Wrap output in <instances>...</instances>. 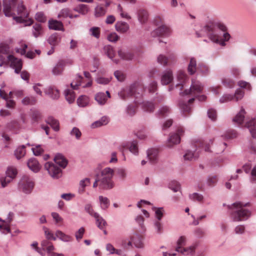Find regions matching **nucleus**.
Listing matches in <instances>:
<instances>
[{
  "label": "nucleus",
  "mask_w": 256,
  "mask_h": 256,
  "mask_svg": "<svg viewBox=\"0 0 256 256\" xmlns=\"http://www.w3.org/2000/svg\"><path fill=\"white\" fill-rule=\"evenodd\" d=\"M18 0H3V12L6 16L12 17L18 22H27L28 25L32 24L33 20L28 18L29 10L22 2L18 4Z\"/></svg>",
  "instance_id": "1"
},
{
  "label": "nucleus",
  "mask_w": 256,
  "mask_h": 256,
  "mask_svg": "<svg viewBox=\"0 0 256 256\" xmlns=\"http://www.w3.org/2000/svg\"><path fill=\"white\" fill-rule=\"evenodd\" d=\"M209 38L213 42L222 46L226 45L225 42L229 40L230 35L226 31V26L222 24L209 22L204 28Z\"/></svg>",
  "instance_id": "2"
},
{
  "label": "nucleus",
  "mask_w": 256,
  "mask_h": 256,
  "mask_svg": "<svg viewBox=\"0 0 256 256\" xmlns=\"http://www.w3.org/2000/svg\"><path fill=\"white\" fill-rule=\"evenodd\" d=\"M10 52V46L8 44H0V66L3 64L10 63V66L15 70V72L18 74L22 68V62L12 54Z\"/></svg>",
  "instance_id": "3"
},
{
  "label": "nucleus",
  "mask_w": 256,
  "mask_h": 256,
  "mask_svg": "<svg viewBox=\"0 0 256 256\" xmlns=\"http://www.w3.org/2000/svg\"><path fill=\"white\" fill-rule=\"evenodd\" d=\"M248 204V203L244 204L240 202H237L232 206H228V208L231 210V217L234 221L246 220L250 216V211L245 208Z\"/></svg>",
  "instance_id": "4"
},
{
  "label": "nucleus",
  "mask_w": 256,
  "mask_h": 256,
  "mask_svg": "<svg viewBox=\"0 0 256 256\" xmlns=\"http://www.w3.org/2000/svg\"><path fill=\"white\" fill-rule=\"evenodd\" d=\"M144 90V86L140 82H135L128 87L122 89L118 94L122 99L125 100L128 98L134 96L136 99L142 97V92Z\"/></svg>",
  "instance_id": "5"
},
{
  "label": "nucleus",
  "mask_w": 256,
  "mask_h": 256,
  "mask_svg": "<svg viewBox=\"0 0 256 256\" xmlns=\"http://www.w3.org/2000/svg\"><path fill=\"white\" fill-rule=\"evenodd\" d=\"M114 170L110 168H105L102 171L100 174L97 175L100 180V188L110 189L114 187L112 180Z\"/></svg>",
  "instance_id": "6"
},
{
  "label": "nucleus",
  "mask_w": 256,
  "mask_h": 256,
  "mask_svg": "<svg viewBox=\"0 0 256 256\" xmlns=\"http://www.w3.org/2000/svg\"><path fill=\"white\" fill-rule=\"evenodd\" d=\"M186 244V238L184 236H181L176 242V251L184 255H192L195 251L196 244H194L189 247H184Z\"/></svg>",
  "instance_id": "7"
},
{
  "label": "nucleus",
  "mask_w": 256,
  "mask_h": 256,
  "mask_svg": "<svg viewBox=\"0 0 256 256\" xmlns=\"http://www.w3.org/2000/svg\"><path fill=\"white\" fill-rule=\"evenodd\" d=\"M19 186L23 192L30 194L34 188V183L30 178L24 176L20 182Z\"/></svg>",
  "instance_id": "8"
},
{
  "label": "nucleus",
  "mask_w": 256,
  "mask_h": 256,
  "mask_svg": "<svg viewBox=\"0 0 256 256\" xmlns=\"http://www.w3.org/2000/svg\"><path fill=\"white\" fill-rule=\"evenodd\" d=\"M16 169L12 166L8 167L6 172V176L1 178L2 186L4 188L10 182L17 174Z\"/></svg>",
  "instance_id": "9"
},
{
  "label": "nucleus",
  "mask_w": 256,
  "mask_h": 256,
  "mask_svg": "<svg viewBox=\"0 0 256 256\" xmlns=\"http://www.w3.org/2000/svg\"><path fill=\"white\" fill-rule=\"evenodd\" d=\"M202 90L203 86L200 82L192 81L190 89L185 90L184 94L196 96L198 94L201 93Z\"/></svg>",
  "instance_id": "10"
},
{
  "label": "nucleus",
  "mask_w": 256,
  "mask_h": 256,
  "mask_svg": "<svg viewBox=\"0 0 256 256\" xmlns=\"http://www.w3.org/2000/svg\"><path fill=\"white\" fill-rule=\"evenodd\" d=\"M184 133V130L182 128L180 127L178 128L176 133L172 134L169 138L168 142V146L172 147L174 144H178L180 141V136Z\"/></svg>",
  "instance_id": "11"
},
{
  "label": "nucleus",
  "mask_w": 256,
  "mask_h": 256,
  "mask_svg": "<svg viewBox=\"0 0 256 256\" xmlns=\"http://www.w3.org/2000/svg\"><path fill=\"white\" fill-rule=\"evenodd\" d=\"M45 168L54 178H58L62 176V170L53 163L48 162L44 165Z\"/></svg>",
  "instance_id": "12"
},
{
  "label": "nucleus",
  "mask_w": 256,
  "mask_h": 256,
  "mask_svg": "<svg viewBox=\"0 0 256 256\" xmlns=\"http://www.w3.org/2000/svg\"><path fill=\"white\" fill-rule=\"evenodd\" d=\"M41 246L44 250H46L48 256H64L62 254L54 252V248L52 244L48 240H44L42 242Z\"/></svg>",
  "instance_id": "13"
},
{
  "label": "nucleus",
  "mask_w": 256,
  "mask_h": 256,
  "mask_svg": "<svg viewBox=\"0 0 256 256\" xmlns=\"http://www.w3.org/2000/svg\"><path fill=\"white\" fill-rule=\"evenodd\" d=\"M128 148L130 151L134 154H138V143L136 141H133L130 144H122L120 146L118 150L124 154V150Z\"/></svg>",
  "instance_id": "14"
},
{
  "label": "nucleus",
  "mask_w": 256,
  "mask_h": 256,
  "mask_svg": "<svg viewBox=\"0 0 256 256\" xmlns=\"http://www.w3.org/2000/svg\"><path fill=\"white\" fill-rule=\"evenodd\" d=\"M170 32V28L166 26H162L152 32L153 37L167 36Z\"/></svg>",
  "instance_id": "15"
},
{
  "label": "nucleus",
  "mask_w": 256,
  "mask_h": 256,
  "mask_svg": "<svg viewBox=\"0 0 256 256\" xmlns=\"http://www.w3.org/2000/svg\"><path fill=\"white\" fill-rule=\"evenodd\" d=\"M115 28L116 31L122 34L126 32L130 28L128 24L122 21L118 22L115 24Z\"/></svg>",
  "instance_id": "16"
},
{
  "label": "nucleus",
  "mask_w": 256,
  "mask_h": 256,
  "mask_svg": "<svg viewBox=\"0 0 256 256\" xmlns=\"http://www.w3.org/2000/svg\"><path fill=\"white\" fill-rule=\"evenodd\" d=\"M246 126L249 130L253 138H256V117L246 123Z\"/></svg>",
  "instance_id": "17"
},
{
  "label": "nucleus",
  "mask_w": 256,
  "mask_h": 256,
  "mask_svg": "<svg viewBox=\"0 0 256 256\" xmlns=\"http://www.w3.org/2000/svg\"><path fill=\"white\" fill-rule=\"evenodd\" d=\"M107 96L104 92H98L95 96V100L100 104H104L107 100V98H110V94L108 91L106 92Z\"/></svg>",
  "instance_id": "18"
},
{
  "label": "nucleus",
  "mask_w": 256,
  "mask_h": 256,
  "mask_svg": "<svg viewBox=\"0 0 256 256\" xmlns=\"http://www.w3.org/2000/svg\"><path fill=\"white\" fill-rule=\"evenodd\" d=\"M27 164L29 168L34 172H38L40 168L38 161L34 158L30 159Z\"/></svg>",
  "instance_id": "19"
},
{
  "label": "nucleus",
  "mask_w": 256,
  "mask_h": 256,
  "mask_svg": "<svg viewBox=\"0 0 256 256\" xmlns=\"http://www.w3.org/2000/svg\"><path fill=\"white\" fill-rule=\"evenodd\" d=\"M28 48V46L26 44H23L22 45V48H17L16 52L18 53H20L22 55L26 54V56L30 58H32L35 56V53L32 51H29L26 54V49Z\"/></svg>",
  "instance_id": "20"
},
{
  "label": "nucleus",
  "mask_w": 256,
  "mask_h": 256,
  "mask_svg": "<svg viewBox=\"0 0 256 256\" xmlns=\"http://www.w3.org/2000/svg\"><path fill=\"white\" fill-rule=\"evenodd\" d=\"M55 162L58 164L60 167L64 168L68 164V160L61 154H57L54 158Z\"/></svg>",
  "instance_id": "21"
},
{
  "label": "nucleus",
  "mask_w": 256,
  "mask_h": 256,
  "mask_svg": "<svg viewBox=\"0 0 256 256\" xmlns=\"http://www.w3.org/2000/svg\"><path fill=\"white\" fill-rule=\"evenodd\" d=\"M177 78L180 83L177 84L176 86H180V89H182L183 87V84L184 83L186 80H187L188 76L184 72L180 70L178 73Z\"/></svg>",
  "instance_id": "22"
},
{
  "label": "nucleus",
  "mask_w": 256,
  "mask_h": 256,
  "mask_svg": "<svg viewBox=\"0 0 256 256\" xmlns=\"http://www.w3.org/2000/svg\"><path fill=\"white\" fill-rule=\"evenodd\" d=\"M173 80L172 72L168 70L165 72L162 76V83L163 84H169Z\"/></svg>",
  "instance_id": "23"
},
{
  "label": "nucleus",
  "mask_w": 256,
  "mask_h": 256,
  "mask_svg": "<svg viewBox=\"0 0 256 256\" xmlns=\"http://www.w3.org/2000/svg\"><path fill=\"white\" fill-rule=\"evenodd\" d=\"M171 112L170 108L166 105L162 106L158 110L156 114L162 118L166 116Z\"/></svg>",
  "instance_id": "24"
},
{
  "label": "nucleus",
  "mask_w": 256,
  "mask_h": 256,
  "mask_svg": "<svg viewBox=\"0 0 256 256\" xmlns=\"http://www.w3.org/2000/svg\"><path fill=\"white\" fill-rule=\"evenodd\" d=\"M65 66V62L63 60H60L58 62L56 66L52 70V74L54 75L60 74Z\"/></svg>",
  "instance_id": "25"
},
{
  "label": "nucleus",
  "mask_w": 256,
  "mask_h": 256,
  "mask_svg": "<svg viewBox=\"0 0 256 256\" xmlns=\"http://www.w3.org/2000/svg\"><path fill=\"white\" fill-rule=\"evenodd\" d=\"M45 92L54 99L58 98L59 97V91L54 86H50L46 90Z\"/></svg>",
  "instance_id": "26"
},
{
  "label": "nucleus",
  "mask_w": 256,
  "mask_h": 256,
  "mask_svg": "<svg viewBox=\"0 0 256 256\" xmlns=\"http://www.w3.org/2000/svg\"><path fill=\"white\" fill-rule=\"evenodd\" d=\"M196 61L195 58H190V63L188 65V73L192 75L194 74L196 72Z\"/></svg>",
  "instance_id": "27"
},
{
  "label": "nucleus",
  "mask_w": 256,
  "mask_h": 256,
  "mask_svg": "<svg viewBox=\"0 0 256 256\" xmlns=\"http://www.w3.org/2000/svg\"><path fill=\"white\" fill-rule=\"evenodd\" d=\"M118 54L121 58L124 60H131L134 56L132 52L123 50H120L118 51Z\"/></svg>",
  "instance_id": "28"
},
{
  "label": "nucleus",
  "mask_w": 256,
  "mask_h": 256,
  "mask_svg": "<svg viewBox=\"0 0 256 256\" xmlns=\"http://www.w3.org/2000/svg\"><path fill=\"white\" fill-rule=\"evenodd\" d=\"M245 114L246 112L244 110L243 108H242L240 111L234 118L233 122L238 124H242L244 120Z\"/></svg>",
  "instance_id": "29"
},
{
  "label": "nucleus",
  "mask_w": 256,
  "mask_h": 256,
  "mask_svg": "<svg viewBox=\"0 0 256 256\" xmlns=\"http://www.w3.org/2000/svg\"><path fill=\"white\" fill-rule=\"evenodd\" d=\"M49 28L54 30H62L63 28L62 24L56 20H51L49 21Z\"/></svg>",
  "instance_id": "30"
},
{
  "label": "nucleus",
  "mask_w": 256,
  "mask_h": 256,
  "mask_svg": "<svg viewBox=\"0 0 256 256\" xmlns=\"http://www.w3.org/2000/svg\"><path fill=\"white\" fill-rule=\"evenodd\" d=\"M138 18L141 23L146 22L148 18V13L146 10L140 9L138 12Z\"/></svg>",
  "instance_id": "31"
},
{
  "label": "nucleus",
  "mask_w": 256,
  "mask_h": 256,
  "mask_svg": "<svg viewBox=\"0 0 256 256\" xmlns=\"http://www.w3.org/2000/svg\"><path fill=\"white\" fill-rule=\"evenodd\" d=\"M56 236L60 240L66 242H70L72 239V236L64 234L60 230H57L56 232Z\"/></svg>",
  "instance_id": "32"
},
{
  "label": "nucleus",
  "mask_w": 256,
  "mask_h": 256,
  "mask_svg": "<svg viewBox=\"0 0 256 256\" xmlns=\"http://www.w3.org/2000/svg\"><path fill=\"white\" fill-rule=\"evenodd\" d=\"M94 218L96 220V224L98 227L101 230H104L106 225V220L98 214L95 215Z\"/></svg>",
  "instance_id": "33"
},
{
  "label": "nucleus",
  "mask_w": 256,
  "mask_h": 256,
  "mask_svg": "<svg viewBox=\"0 0 256 256\" xmlns=\"http://www.w3.org/2000/svg\"><path fill=\"white\" fill-rule=\"evenodd\" d=\"M158 152L156 150H149L148 151V157L152 163L156 162L158 157Z\"/></svg>",
  "instance_id": "34"
},
{
  "label": "nucleus",
  "mask_w": 256,
  "mask_h": 256,
  "mask_svg": "<svg viewBox=\"0 0 256 256\" xmlns=\"http://www.w3.org/2000/svg\"><path fill=\"white\" fill-rule=\"evenodd\" d=\"M180 108L184 116H187L191 112L190 107L186 103L180 102Z\"/></svg>",
  "instance_id": "35"
},
{
  "label": "nucleus",
  "mask_w": 256,
  "mask_h": 256,
  "mask_svg": "<svg viewBox=\"0 0 256 256\" xmlns=\"http://www.w3.org/2000/svg\"><path fill=\"white\" fill-rule=\"evenodd\" d=\"M46 122L55 131H58L59 130L58 122L54 118L52 117L48 118Z\"/></svg>",
  "instance_id": "36"
},
{
  "label": "nucleus",
  "mask_w": 256,
  "mask_h": 256,
  "mask_svg": "<svg viewBox=\"0 0 256 256\" xmlns=\"http://www.w3.org/2000/svg\"><path fill=\"white\" fill-rule=\"evenodd\" d=\"M89 102V98L87 96H82L77 100V104L78 106L84 107L88 106Z\"/></svg>",
  "instance_id": "37"
},
{
  "label": "nucleus",
  "mask_w": 256,
  "mask_h": 256,
  "mask_svg": "<svg viewBox=\"0 0 256 256\" xmlns=\"http://www.w3.org/2000/svg\"><path fill=\"white\" fill-rule=\"evenodd\" d=\"M210 143H212V140H210V142L208 143H207L202 140H198L196 142L195 146L196 147L203 148H204L206 151L208 152Z\"/></svg>",
  "instance_id": "38"
},
{
  "label": "nucleus",
  "mask_w": 256,
  "mask_h": 256,
  "mask_svg": "<svg viewBox=\"0 0 256 256\" xmlns=\"http://www.w3.org/2000/svg\"><path fill=\"white\" fill-rule=\"evenodd\" d=\"M60 41V38L56 33L52 34L48 39V43L52 46L57 45Z\"/></svg>",
  "instance_id": "39"
},
{
  "label": "nucleus",
  "mask_w": 256,
  "mask_h": 256,
  "mask_svg": "<svg viewBox=\"0 0 256 256\" xmlns=\"http://www.w3.org/2000/svg\"><path fill=\"white\" fill-rule=\"evenodd\" d=\"M64 94L68 102L72 103L74 102L75 99V94L72 90H66Z\"/></svg>",
  "instance_id": "40"
},
{
  "label": "nucleus",
  "mask_w": 256,
  "mask_h": 256,
  "mask_svg": "<svg viewBox=\"0 0 256 256\" xmlns=\"http://www.w3.org/2000/svg\"><path fill=\"white\" fill-rule=\"evenodd\" d=\"M104 53L110 58H113L114 56V48L112 46L110 45L106 46L104 48Z\"/></svg>",
  "instance_id": "41"
},
{
  "label": "nucleus",
  "mask_w": 256,
  "mask_h": 256,
  "mask_svg": "<svg viewBox=\"0 0 256 256\" xmlns=\"http://www.w3.org/2000/svg\"><path fill=\"white\" fill-rule=\"evenodd\" d=\"M22 102L24 105H33L36 102V99L32 96H26L22 99Z\"/></svg>",
  "instance_id": "42"
},
{
  "label": "nucleus",
  "mask_w": 256,
  "mask_h": 256,
  "mask_svg": "<svg viewBox=\"0 0 256 256\" xmlns=\"http://www.w3.org/2000/svg\"><path fill=\"white\" fill-rule=\"evenodd\" d=\"M222 82L224 86L228 88H232L235 85L234 81L229 78H223L222 80Z\"/></svg>",
  "instance_id": "43"
},
{
  "label": "nucleus",
  "mask_w": 256,
  "mask_h": 256,
  "mask_svg": "<svg viewBox=\"0 0 256 256\" xmlns=\"http://www.w3.org/2000/svg\"><path fill=\"white\" fill-rule=\"evenodd\" d=\"M184 160H192L196 159L198 157V152H193L190 150H188L184 156Z\"/></svg>",
  "instance_id": "44"
},
{
  "label": "nucleus",
  "mask_w": 256,
  "mask_h": 256,
  "mask_svg": "<svg viewBox=\"0 0 256 256\" xmlns=\"http://www.w3.org/2000/svg\"><path fill=\"white\" fill-rule=\"evenodd\" d=\"M142 108L144 111L151 112H154V106L152 102H146L142 104Z\"/></svg>",
  "instance_id": "45"
},
{
  "label": "nucleus",
  "mask_w": 256,
  "mask_h": 256,
  "mask_svg": "<svg viewBox=\"0 0 256 256\" xmlns=\"http://www.w3.org/2000/svg\"><path fill=\"white\" fill-rule=\"evenodd\" d=\"M26 147L22 146L17 148L15 152V155L18 159H20L24 156L26 154Z\"/></svg>",
  "instance_id": "46"
},
{
  "label": "nucleus",
  "mask_w": 256,
  "mask_h": 256,
  "mask_svg": "<svg viewBox=\"0 0 256 256\" xmlns=\"http://www.w3.org/2000/svg\"><path fill=\"white\" fill-rule=\"evenodd\" d=\"M99 200L100 203V206L102 209L106 210L108 208L110 205V200L106 197L102 196H99Z\"/></svg>",
  "instance_id": "47"
},
{
  "label": "nucleus",
  "mask_w": 256,
  "mask_h": 256,
  "mask_svg": "<svg viewBox=\"0 0 256 256\" xmlns=\"http://www.w3.org/2000/svg\"><path fill=\"white\" fill-rule=\"evenodd\" d=\"M106 249L108 251L110 252L111 254H116L118 255H121L122 253V250L116 249L110 244H106Z\"/></svg>",
  "instance_id": "48"
},
{
  "label": "nucleus",
  "mask_w": 256,
  "mask_h": 256,
  "mask_svg": "<svg viewBox=\"0 0 256 256\" xmlns=\"http://www.w3.org/2000/svg\"><path fill=\"white\" fill-rule=\"evenodd\" d=\"M34 30L33 31V34L37 38L40 36L42 32V28L40 24H36L34 26Z\"/></svg>",
  "instance_id": "49"
},
{
  "label": "nucleus",
  "mask_w": 256,
  "mask_h": 256,
  "mask_svg": "<svg viewBox=\"0 0 256 256\" xmlns=\"http://www.w3.org/2000/svg\"><path fill=\"white\" fill-rule=\"evenodd\" d=\"M106 12V8L101 5L98 6L95 8V16L97 17L104 15Z\"/></svg>",
  "instance_id": "50"
},
{
  "label": "nucleus",
  "mask_w": 256,
  "mask_h": 256,
  "mask_svg": "<svg viewBox=\"0 0 256 256\" xmlns=\"http://www.w3.org/2000/svg\"><path fill=\"white\" fill-rule=\"evenodd\" d=\"M135 104H132V106H128L127 108V112L130 116H133L136 112V104H140V102L138 100H136L134 101Z\"/></svg>",
  "instance_id": "51"
},
{
  "label": "nucleus",
  "mask_w": 256,
  "mask_h": 256,
  "mask_svg": "<svg viewBox=\"0 0 256 256\" xmlns=\"http://www.w3.org/2000/svg\"><path fill=\"white\" fill-rule=\"evenodd\" d=\"M132 238H133L132 242H134L135 246L138 248H141L143 246V243L142 242V236L136 235V238L133 236Z\"/></svg>",
  "instance_id": "52"
},
{
  "label": "nucleus",
  "mask_w": 256,
  "mask_h": 256,
  "mask_svg": "<svg viewBox=\"0 0 256 256\" xmlns=\"http://www.w3.org/2000/svg\"><path fill=\"white\" fill-rule=\"evenodd\" d=\"M169 188L174 192H177L180 190V184L176 181H172L169 184Z\"/></svg>",
  "instance_id": "53"
},
{
  "label": "nucleus",
  "mask_w": 256,
  "mask_h": 256,
  "mask_svg": "<svg viewBox=\"0 0 256 256\" xmlns=\"http://www.w3.org/2000/svg\"><path fill=\"white\" fill-rule=\"evenodd\" d=\"M82 80V77L80 76H78V78L76 81H73L71 84V87L74 89L76 90L78 88V86L81 85Z\"/></svg>",
  "instance_id": "54"
},
{
  "label": "nucleus",
  "mask_w": 256,
  "mask_h": 256,
  "mask_svg": "<svg viewBox=\"0 0 256 256\" xmlns=\"http://www.w3.org/2000/svg\"><path fill=\"white\" fill-rule=\"evenodd\" d=\"M43 230L44 232L45 236L48 240H56V238L54 236V234L49 230L47 228L44 226Z\"/></svg>",
  "instance_id": "55"
},
{
  "label": "nucleus",
  "mask_w": 256,
  "mask_h": 256,
  "mask_svg": "<svg viewBox=\"0 0 256 256\" xmlns=\"http://www.w3.org/2000/svg\"><path fill=\"white\" fill-rule=\"evenodd\" d=\"M244 94V90L240 89L237 90L234 94L233 96L234 100H236V101H238L241 100L243 98Z\"/></svg>",
  "instance_id": "56"
},
{
  "label": "nucleus",
  "mask_w": 256,
  "mask_h": 256,
  "mask_svg": "<svg viewBox=\"0 0 256 256\" xmlns=\"http://www.w3.org/2000/svg\"><path fill=\"white\" fill-rule=\"evenodd\" d=\"M76 10L80 13L84 14L88 11V8L87 5L82 4L76 8Z\"/></svg>",
  "instance_id": "57"
},
{
  "label": "nucleus",
  "mask_w": 256,
  "mask_h": 256,
  "mask_svg": "<svg viewBox=\"0 0 256 256\" xmlns=\"http://www.w3.org/2000/svg\"><path fill=\"white\" fill-rule=\"evenodd\" d=\"M237 136V133L234 130H228L224 134V138L226 139H232L236 138Z\"/></svg>",
  "instance_id": "58"
},
{
  "label": "nucleus",
  "mask_w": 256,
  "mask_h": 256,
  "mask_svg": "<svg viewBox=\"0 0 256 256\" xmlns=\"http://www.w3.org/2000/svg\"><path fill=\"white\" fill-rule=\"evenodd\" d=\"M230 74L234 78H239L240 76V71L238 68L234 67L230 70Z\"/></svg>",
  "instance_id": "59"
},
{
  "label": "nucleus",
  "mask_w": 256,
  "mask_h": 256,
  "mask_svg": "<svg viewBox=\"0 0 256 256\" xmlns=\"http://www.w3.org/2000/svg\"><path fill=\"white\" fill-rule=\"evenodd\" d=\"M32 150L34 154L36 156H39L44 152L43 148L41 147V146L40 145L35 146V147H33L32 148Z\"/></svg>",
  "instance_id": "60"
},
{
  "label": "nucleus",
  "mask_w": 256,
  "mask_h": 256,
  "mask_svg": "<svg viewBox=\"0 0 256 256\" xmlns=\"http://www.w3.org/2000/svg\"><path fill=\"white\" fill-rule=\"evenodd\" d=\"M234 100L233 95L231 94H224L220 100L221 103L228 102Z\"/></svg>",
  "instance_id": "61"
},
{
  "label": "nucleus",
  "mask_w": 256,
  "mask_h": 256,
  "mask_svg": "<svg viewBox=\"0 0 256 256\" xmlns=\"http://www.w3.org/2000/svg\"><path fill=\"white\" fill-rule=\"evenodd\" d=\"M36 20L41 22H44L46 21V18L42 12H39L36 14L35 16Z\"/></svg>",
  "instance_id": "62"
},
{
  "label": "nucleus",
  "mask_w": 256,
  "mask_h": 256,
  "mask_svg": "<svg viewBox=\"0 0 256 256\" xmlns=\"http://www.w3.org/2000/svg\"><path fill=\"white\" fill-rule=\"evenodd\" d=\"M119 38V36L115 32L111 33L108 36V40L111 42H116Z\"/></svg>",
  "instance_id": "63"
},
{
  "label": "nucleus",
  "mask_w": 256,
  "mask_h": 256,
  "mask_svg": "<svg viewBox=\"0 0 256 256\" xmlns=\"http://www.w3.org/2000/svg\"><path fill=\"white\" fill-rule=\"evenodd\" d=\"M70 134L75 136L77 139H79L82 135L81 132L77 128H74L70 132Z\"/></svg>",
  "instance_id": "64"
}]
</instances>
